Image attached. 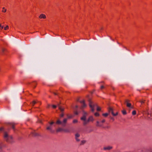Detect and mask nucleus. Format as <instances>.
<instances>
[{"label":"nucleus","instance_id":"1a4fd4ad","mask_svg":"<svg viewBox=\"0 0 152 152\" xmlns=\"http://www.w3.org/2000/svg\"><path fill=\"white\" fill-rule=\"evenodd\" d=\"M7 53L8 50H7L4 48H2L1 51L0 52L1 54L2 55H6Z\"/></svg>","mask_w":152,"mask_h":152},{"label":"nucleus","instance_id":"9d476101","mask_svg":"<svg viewBox=\"0 0 152 152\" xmlns=\"http://www.w3.org/2000/svg\"><path fill=\"white\" fill-rule=\"evenodd\" d=\"M129 101L128 99L126 100L125 102L126 104V105L127 107L132 108V107H131V104L129 103Z\"/></svg>","mask_w":152,"mask_h":152},{"label":"nucleus","instance_id":"c756f323","mask_svg":"<svg viewBox=\"0 0 152 152\" xmlns=\"http://www.w3.org/2000/svg\"><path fill=\"white\" fill-rule=\"evenodd\" d=\"M36 103V102L35 101H33L32 103V104L33 106H34V105Z\"/></svg>","mask_w":152,"mask_h":152},{"label":"nucleus","instance_id":"6e6552de","mask_svg":"<svg viewBox=\"0 0 152 152\" xmlns=\"http://www.w3.org/2000/svg\"><path fill=\"white\" fill-rule=\"evenodd\" d=\"M88 101L89 102V107L91 108V111L92 112H94V107L95 105L96 106V104L92 105V102L90 99L88 100Z\"/></svg>","mask_w":152,"mask_h":152},{"label":"nucleus","instance_id":"7ed1b4c3","mask_svg":"<svg viewBox=\"0 0 152 152\" xmlns=\"http://www.w3.org/2000/svg\"><path fill=\"white\" fill-rule=\"evenodd\" d=\"M55 123L53 121L49 122L48 124L46 125V129L47 130L51 131L52 129L53 125Z\"/></svg>","mask_w":152,"mask_h":152},{"label":"nucleus","instance_id":"b1692460","mask_svg":"<svg viewBox=\"0 0 152 152\" xmlns=\"http://www.w3.org/2000/svg\"><path fill=\"white\" fill-rule=\"evenodd\" d=\"M132 115H135L136 113V112L135 110H133L132 112Z\"/></svg>","mask_w":152,"mask_h":152},{"label":"nucleus","instance_id":"2f4dec72","mask_svg":"<svg viewBox=\"0 0 152 152\" xmlns=\"http://www.w3.org/2000/svg\"><path fill=\"white\" fill-rule=\"evenodd\" d=\"M64 116V114L63 113H62L60 115V117H63Z\"/></svg>","mask_w":152,"mask_h":152},{"label":"nucleus","instance_id":"4c0bfd02","mask_svg":"<svg viewBox=\"0 0 152 152\" xmlns=\"http://www.w3.org/2000/svg\"><path fill=\"white\" fill-rule=\"evenodd\" d=\"M111 119L113 121H114L115 120V119L113 117H111Z\"/></svg>","mask_w":152,"mask_h":152},{"label":"nucleus","instance_id":"aec40b11","mask_svg":"<svg viewBox=\"0 0 152 152\" xmlns=\"http://www.w3.org/2000/svg\"><path fill=\"white\" fill-rule=\"evenodd\" d=\"M108 110L109 113H111L112 111L113 110L112 107H109L108 108Z\"/></svg>","mask_w":152,"mask_h":152},{"label":"nucleus","instance_id":"5701e85b","mask_svg":"<svg viewBox=\"0 0 152 152\" xmlns=\"http://www.w3.org/2000/svg\"><path fill=\"white\" fill-rule=\"evenodd\" d=\"M67 121V119H66V118L64 119L63 121V123L64 124H65L66 123Z\"/></svg>","mask_w":152,"mask_h":152},{"label":"nucleus","instance_id":"a211bd4d","mask_svg":"<svg viewBox=\"0 0 152 152\" xmlns=\"http://www.w3.org/2000/svg\"><path fill=\"white\" fill-rule=\"evenodd\" d=\"M111 114H112V115L114 116H116L117 115H118V112H116V113L115 114V113H114L113 112V110L111 112Z\"/></svg>","mask_w":152,"mask_h":152},{"label":"nucleus","instance_id":"ea45409f","mask_svg":"<svg viewBox=\"0 0 152 152\" xmlns=\"http://www.w3.org/2000/svg\"><path fill=\"white\" fill-rule=\"evenodd\" d=\"M2 146H1V144L0 143V149L1 150L2 149Z\"/></svg>","mask_w":152,"mask_h":152},{"label":"nucleus","instance_id":"bb28decb","mask_svg":"<svg viewBox=\"0 0 152 152\" xmlns=\"http://www.w3.org/2000/svg\"><path fill=\"white\" fill-rule=\"evenodd\" d=\"M96 110L97 111H100L101 110V108L97 106Z\"/></svg>","mask_w":152,"mask_h":152},{"label":"nucleus","instance_id":"e433bc0d","mask_svg":"<svg viewBox=\"0 0 152 152\" xmlns=\"http://www.w3.org/2000/svg\"><path fill=\"white\" fill-rule=\"evenodd\" d=\"M85 140H83L82 141H81V143H82V144H84V143H85Z\"/></svg>","mask_w":152,"mask_h":152},{"label":"nucleus","instance_id":"c85d7f7f","mask_svg":"<svg viewBox=\"0 0 152 152\" xmlns=\"http://www.w3.org/2000/svg\"><path fill=\"white\" fill-rule=\"evenodd\" d=\"M2 9H3V10L2 11V12H6L7 10L6 9H5L4 7H3Z\"/></svg>","mask_w":152,"mask_h":152},{"label":"nucleus","instance_id":"c9c22d12","mask_svg":"<svg viewBox=\"0 0 152 152\" xmlns=\"http://www.w3.org/2000/svg\"><path fill=\"white\" fill-rule=\"evenodd\" d=\"M72 115L68 116V118H72Z\"/></svg>","mask_w":152,"mask_h":152},{"label":"nucleus","instance_id":"dca6fc26","mask_svg":"<svg viewBox=\"0 0 152 152\" xmlns=\"http://www.w3.org/2000/svg\"><path fill=\"white\" fill-rule=\"evenodd\" d=\"M31 136L37 137L39 136H40V135L39 134H32Z\"/></svg>","mask_w":152,"mask_h":152},{"label":"nucleus","instance_id":"4468645a","mask_svg":"<svg viewBox=\"0 0 152 152\" xmlns=\"http://www.w3.org/2000/svg\"><path fill=\"white\" fill-rule=\"evenodd\" d=\"M112 148V147L111 146H108L107 147H104V148L103 149L104 150H109L111 149Z\"/></svg>","mask_w":152,"mask_h":152},{"label":"nucleus","instance_id":"a18cd8bd","mask_svg":"<svg viewBox=\"0 0 152 152\" xmlns=\"http://www.w3.org/2000/svg\"><path fill=\"white\" fill-rule=\"evenodd\" d=\"M39 123H42L41 121L40 120L39 121Z\"/></svg>","mask_w":152,"mask_h":152},{"label":"nucleus","instance_id":"39448f33","mask_svg":"<svg viewBox=\"0 0 152 152\" xmlns=\"http://www.w3.org/2000/svg\"><path fill=\"white\" fill-rule=\"evenodd\" d=\"M83 115L82 117L80 118V120L83 121V123H84L87 120L86 116L87 115V113L84 111H83Z\"/></svg>","mask_w":152,"mask_h":152},{"label":"nucleus","instance_id":"37998d69","mask_svg":"<svg viewBox=\"0 0 152 152\" xmlns=\"http://www.w3.org/2000/svg\"><path fill=\"white\" fill-rule=\"evenodd\" d=\"M53 94H54L55 95H57V94H56V93L54 92V93H53Z\"/></svg>","mask_w":152,"mask_h":152},{"label":"nucleus","instance_id":"473e14b6","mask_svg":"<svg viewBox=\"0 0 152 152\" xmlns=\"http://www.w3.org/2000/svg\"><path fill=\"white\" fill-rule=\"evenodd\" d=\"M74 113L76 115H77L78 114V113L77 111H76L74 112Z\"/></svg>","mask_w":152,"mask_h":152},{"label":"nucleus","instance_id":"09e8293b","mask_svg":"<svg viewBox=\"0 0 152 152\" xmlns=\"http://www.w3.org/2000/svg\"><path fill=\"white\" fill-rule=\"evenodd\" d=\"M79 101V99L77 100V101Z\"/></svg>","mask_w":152,"mask_h":152},{"label":"nucleus","instance_id":"20e7f679","mask_svg":"<svg viewBox=\"0 0 152 152\" xmlns=\"http://www.w3.org/2000/svg\"><path fill=\"white\" fill-rule=\"evenodd\" d=\"M4 137L5 140L7 142H10L12 139V136L9 134H4Z\"/></svg>","mask_w":152,"mask_h":152},{"label":"nucleus","instance_id":"72a5a7b5","mask_svg":"<svg viewBox=\"0 0 152 152\" xmlns=\"http://www.w3.org/2000/svg\"><path fill=\"white\" fill-rule=\"evenodd\" d=\"M52 107L54 109H55L56 107H57V106L56 105H52Z\"/></svg>","mask_w":152,"mask_h":152},{"label":"nucleus","instance_id":"f3484780","mask_svg":"<svg viewBox=\"0 0 152 152\" xmlns=\"http://www.w3.org/2000/svg\"><path fill=\"white\" fill-rule=\"evenodd\" d=\"M37 85V83H36V82L35 81H34L32 82V85L33 86H34V88H35L36 87V86Z\"/></svg>","mask_w":152,"mask_h":152},{"label":"nucleus","instance_id":"3c124183","mask_svg":"<svg viewBox=\"0 0 152 152\" xmlns=\"http://www.w3.org/2000/svg\"><path fill=\"white\" fill-rule=\"evenodd\" d=\"M0 152H1V151H0Z\"/></svg>","mask_w":152,"mask_h":152},{"label":"nucleus","instance_id":"412c9836","mask_svg":"<svg viewBox=\"0 0 152 152\" xmlns=\"http://www.w3.org/2000/svg\"><path fill=\"white\" fill-rule=\"evenodd\" d=\"M122 113L124 115L126 114L127 113L126 110H124L122 111Z\"/></svg>","mask_w":152,"mask_h":152},{"label":"nucleus","instance_id":"f8f14e48","mask_svg":"<svg viewBox=\"0 0 152 152\" xmlns=\"http://www.w3.org/2000/svg\"><path fill=\"white\" fill-rule=\"evenodd\" d=\"M139 102L141 103V105H145V100L143 99L140 100Z\"/></svg>","mask_w":152,"mask_h":152},{"label":"nucleus","instance_id":"79ce46f5","mask_svg":"<svg viewBox=\"0 0 152 152\" xmlns=\"http://www.w3.org/2000/svg\"><path fill=\"white\" fill-rule=\"evenodd\" d=\"M0 28H1V29H2L4 27H3V26H1V27Z\"/></svg>","mask_w":152,"mask_h":152},{"label":"nucleus","instance_id":"c03bdc74","mask_svg":"<svg viewBox=\"0 0 152 152\" xmlns=\"http://www.w3.org/2000/svg\"><path fill=\"white\" fill-rule=\"evenodd\" d=\"M75 107H76V108H77L78 107V106L77 105H76V106Z\"/></svg>","mask_w":152,"mask_h":152},{"label":"nucleus","instance_id":"6ab92c4d","mask_svg":"<svg viewBox=\"0 0 152 152\" xmlns=\"http://www.w3.org/2000/svg\"><path fill=\"white\" fill-rule=\"evenodd\" d=\"M56 123L58 124H62V122L59 120L57 121L56 122Z\"/></svg>","mask_w":152,"mask_h":152},{"label":"nucleus","instance_id":"9b49d317","mask_svg":"<svg viewBox=\"0 0 152 152\" xmlns=\"http://www.w3.org/2000/svg\"><path fill=\"white\" fill-rule=\"evenodd\" d=\"M75 138L76 141L77 142H79L80 141V134H75Z\"/></svg>","mask_w":152,"mask_h":152},{"label":"nucleus","instance_id":"a19ab883","mask_svg":"<svg viewBox=\"0 0 152 152\" xmlns=\"http://www.w3.org/2000/svg\"><path fill=\"white\" fill-rule=\"evenodd\" d=\"M50 106V104H48L47 106L48 108H49Z\"/></svg>","mask_w":152,"mask_h":152},{"label":"nucleus","instance_id":"a878e982","mask_svg":"<svg viewBox=\"0 0 152 152\" xmlns=\"http://www.w3.org/2000/svg\"><path fill=\"white\" fill-rule=\"evenodd\" d=\"M86 104L85 102V103H83V105L82 106V107L83 108H84L85 107H86Z\"/></svg>","mask_w":152,"mask_h":152},{"label":"nucleus","instance_id":"0eeeda50","mask_svg":"<svg viewBox=\"0 0 152 152\" xmlns=\"http://www.w3.org/2000/svg\"><path fill=\"white\" fill-rule=\"evenodd\" d=\"M57 132H70L69 130L67 129H64L61 128H59L57 130Z\"/></svg>","mask_w":152,"mask_h":152},{"label":"nucleus","instance_id":"49530a36","mask_svg":"<svg viewBox=\"0 0 152 152\" xmlns=\"http://www.w3.org/2000/svg\"><path fill=\"white\" fill-rule=\"evenodd\" d=\"M1 27V24H0V28Z\"/></svg>","mask_w":152,"mask_h":152},{"label":"nucleus","instance_id":"cd10ccee","mask_svg":"<svg viewBox=\"0 0 152 152\" xmlns=\"http://www.w3.org/2000/svg\"><path fill=\"white\" fill-rule=\"evenodd\" d=\"M77 119H74L73 121V123H76L77 122Z\"/></svg>","mask_w":152,"mask_h":152},{"label":"nucleus","instance_id":"423d86ee","mask_svg":"<svg viewBox=\"0 0 152 152\" xmlns=\"http://www.w3.org/2000/svg\"><path fill=\"white\" fill-rule=\"evenodd\" d=\"M94 121V119L92 116H90L89 117L88 119L84 123H83V124L84 126H85L89 122H93Z\"/></svg>","mask_w":152,"mask_h":152},{"label":"nucleus","instance_id":"58836bf2","mask_svg":"<svg viewBox=\"0 0 152 152\" xmlns=\"http://www.w3.org/2000/svg\"><path fill=\"white\" fill-rule=\"evenodd\" d=\"M104 88V86H101V87H100V88L101 89H102L103 88Z\"/></svg>","mask_w":152,"mask_h":152},{"label":"nucleus","instance_id":"393cba45","mask_svg":"<svg viewBox=\"0 0 152 152\" xmlns=\"http://www.w3.org/2000/svg\"><path fill=\"white\" fill-rule=\"evenodd\" d=\"M94 115L96 116H99V113H97V112H96V113H95L94 114Z\"/></svg>","mask_w":152,"mask_h":152},{"label":"nucleus","instance_id":"7c9ffc66","mask_svg":"<svg viewBox=\"0 0 152 152\" xmlns=\"http://www.w3.org/2000/svg\"><path fill=\"white\" fill-rule=\"evenodd\" d=\"M8 28H9V26H6V27H5L4 28V29L5 30H7V29H8Z\"/></svg>","mask_w":152,"mask_h":152},{"label":"nucleus","instance_id":"ddd939ff","mask_svg":"<svg viewBox=\"0 0 152 152\" xmlns=\"http://www.w3.org/2000/svg\"><path fill=\"white\" fill-rule=\"evenodd\" d=\"M61 103H60V104H58V108L60 110V111L62 112L64 111V109L62 108L60 106H59V105Z\"/></svg>","mask_w":152,"mask_h":152},{"label":"nucleus","instance_id":"8fccbe9b","mask_svg":"<svg viewBox=\"0 0 152 152\" xmlns=\"http://www.w3.org/2000/svg\"><path fill=\"white\" fill-rule=\"evenodd\" d=\"M30 133H33L32 132H31Z\"/></svg>","mask_w":152,"mask_h":152},{"label":"nucleus","instance_id":"4be33fe9","mask_svg":"<svg viewBox=\"0 0 152 152\" xmlns=\"http://www.w3.org/2000/svg\"><path fill=\"white\" fill-rule=\"evenodd\" d=\"M102 115L104 116V117H107L108 115V114L107 113H103L102 114Z\"/></svg>","mask_w":152,"mask_h":152},{"label":"nucleus","instance_id":"de8ad7c7","mask_svg":"<svg viewBox=\"0 0 152 152\" xmlns=\"http://www.w3.org/2000/svg\"><path fill=\"white\" fill-rule=\"evenodd\" d=\"M102 28H101V30H102Z\"/></svg>","mask_w":152,"mask_h":152},{"label":"nucleus","instance_id":"f704fd0d","mask_svg":"<svg viewBox=\"0 0 152 152\" xmlns=\"http://www.w3.org/2000/svg\"><path fill=\"white\" fill-rule=\"evenodd\" d=\"M80 102L81 103H82L83 104V103L85 102V100H83L82 101H80Z\"/></svg>","mask_w":152,"mask_h":152},{"label":"nucleus","instance_id":"f03ea898","mask_svg":"<svg viewBox=\"0 0 152 152\" xmlns=\"http://www.w3.org/2000/svg\"><path fill=\"white\" fill-rule=\"evenodd\" d=\"M105 120L104 119L101 121H97L96 122V126L98 127H101L102 128H109L110 127V126H104V123L105 122Z\"/></svg>","mask_w":152,"mask_h":152},{"label":"nucleus","instance_id":"2eb2a0df","mask_svg":"<svg viewBox=\"0 0 152 152\" xmlns=\"http://www.w3.org/2000/svg\"><path fill=\"white\" fill-rule=\"evenodd\" d=\"M39 17L40 18L45 19L46 18L45 15L43 14L40 15Z\"/></svg>","mask_w":152,"mask_h":152},{"label":"nucleus","instance_id":"f257e3e1","mask_svg":"<svg viewBox=\"0 0 152 152\" xmlns=\"http://www.w3.org/2000/svg\"><path fill=\"white\" fill-rule=\"evenodd\" d=\"M4 127L0 128V132L8 133L10 132H17L18 130L17 127V124L13 122H7L4 123Z\"/></svg>","mask_w":152,"mask_h":152}]
</instances>
